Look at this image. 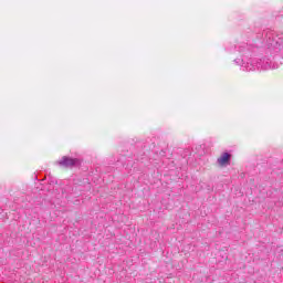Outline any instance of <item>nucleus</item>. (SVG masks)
<instances>
[{
	"instance_id": "nucleus-1",
	"label": "nucleus",
	"mask_w": 283,
	"mask_h": 283,
	"mask_svg": "<svg viewBox=\"0 0 283 283\" xmlns=\"http://www.w3.org/2000/svg\"><path fill=\"white\" fill-rule=\"evenodd\" d=\"M57 165L60 167H65L66 169H72L73 167H80L81 159L63 156L62 160L57 161Z\"/></svg>"
},
{
	"instance_id": "nucleus-2",
	"label": "nucleus",
	"mask_w": 283,
	"mask_h": 283,
	"mask_svg": "<svg viewBox=\"0 0 283 283\" xmlns=\"http://www.w3.org/2000/svg\"><path fill=\"white\" fill-rule=\"evenodd\" d=\"M217 163L220 167H228V165H231V154L222 153Z\"/></svg>"
}]
</instances>
